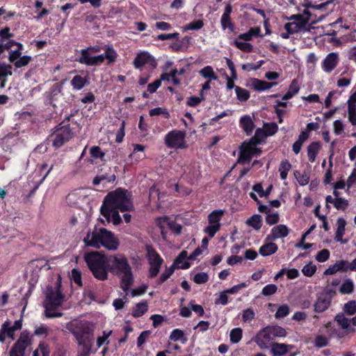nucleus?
<instances>
[{"instance_id": "obj_9", "label": "nucleus", "mask_w": 356, "mask_h": 356, "mask_svg": "<svg viewBox=\"0 0 356 356\" xmlns=\"http://www.w3.org/2000/svg\"><path fill=\"white\" fill-rule=\"evenodd\" d=\"M261 149L257 147L254 143L250 141L243 143L241 146L239 157L237 160L238 163H245L249 162L253 156H257L260 154Z\"/></svg>"}, {"instance_id": "obj_34", "label": "nucleus", "mask_w": 356, "mask_h": 356, "mask_svg": "<svg viewBox=\"0 0 356 356\" xmlns=\"http://www.w3.org/2000/svg\"><path fill=\"white\" fill-rule=\"evenodd\" d=\"M88 82L86 76H82L81 75H75L71 80V85L75 90H81Z\"/></svg>"}, {"instance_id": "obj_17", "label": "nucleus", "mask_w": 356, "mask_h": 356, "mask_svg": "<svg viewBox=\"0 0 356 356\" xmlns=\"http://www.w3.org/2000/svg\"><path fill=\"white\" fill-rule=\"evenodd\" d=\"M339 54L335 52L327 55L323 62L322 68L325 72H331L338 65Z\"/></svg>"}, {"instance_id": "obj_62", "label": "nucleus", "mask_w": 356, "mask_h": 356, "mask_svg": "<svg viewBox=\"0 0 356 356\" xmlns=\"http://www.w3.org/2000/svg\"><path fill=\"white\" fill-rule=\"evenodd\" d=\"M330 255V251L327 249H323L317 253L316 255V259L321 263L325 262L328 260Z\"/></svg>"}, {"instance_id": "obj_55", "label": "nucleus", "mask_w": 356, "mask_h": 356, "mask_svg": "<svg viewBox=\"0 0 356 356\" xmlns=\"http://www.w3.org/2000/svg\"><path fill=\"white\" fill-rule=\"evenodd\" d=\"M343 311L348 315H353L356 313V301L351 300L346 303L343 306Z\"/></svg>"}, {"instance_id": "obj_1", "label": "nucleus", "mask_w": 356, "mask_h": 356, "mask_svg": "<svg viewBox=\"0 0 356 356\" xmlns=\"http://www.w3.org/2000/svg\"><path fill=\"white\" fill-rule=\"evenodd\" d=\"M329 2L314 4L309 0H305L302 6L307 9L304 10L302 14L293 15L289 19L291 21L284 25L286 33H282L280 36L284 39L289 38L290 35L310 31L314 29L313 24L322 21L327 15L325 11L326 6Z\"/></svg>"}, {"instance_id": "obj_36", "label": "nucleus", "mask_w": 356, "mask_h": 356, "mask_svg": "<svg viewBox=\"0 0 356 356\" xmlns=\"http://www.w3.org/2000/svg\"><path fill=\"white\" fill-rule=\"evenodd\" d=\"M268 137L265 130L263 128H259L256 130L254 136L249 140L251 143H254L255 145L263 142L266 138Z\"/></svg>"}, {"instance_id": "obj_29", "label": "nucleus", "mask_w": 356, "mask_h": 356, "mask_svg": "<svg viewBox=\"0 0 356 356\" xmlns=\"http://www.w3.org/2000/svg\"><path fill=\"white\" fill-rule=\"evenodd\" d=\"M346 222L342 218H339L337 221V231L335 233V240L338 242H341L342 243H345L346 241H343V236L345 233V227H346Z\"/></svg>"}, {"instance_id": "obj_37", "label": "nucleus", "mask_w": 356, "mask_h": 356, "mask_svg": "<svg viewBox=\"0 0 356 356\" xmlns=\"http://www.w3.org/2000/svg\"><path fill=\"white\" fill-rule=\"evenodd\" d=\"M268 329L274 339L277 337H284L286 335V331L284 328L279 325H268Z\"/></svg>"}, {"instance_id": "obj_22", "label": "nucleus", "mask_w": 356, "mask_h": 356, "mask_svg": "<svg viewBox=\"0 0 356 356\" xmlns=\"http://www.w3.org/2000/svg\"><path fill=\"white\" fill-rule=\"evenodd\" d=\"M147 257L150 264L149 273L152 277H156V250L152 247L147 245Z\"/></svg>"}, {"instance_id": "obj_42", "label": "nucleus", "mask_w": 356, "mask_h": 356, "mask_svg": "<svg viewBox=\"0 0 356 356\" xmlns=\"http://www.w3.org/2000/svg\"><path fill=\"white\" fill-rule=\"evenodd\" d=\"M329 339L324 335L317 334L314 339V345L318 348H323L328 345Z\"/></svg>"}, {"instance_id": "obj_41", "label": "nucleus", "mask_w": 356, "mask_h": 356, "mask_svg": "<svg viewBox=\"0 0 356 356\" xmlns=\"http://www.w3.org/2000/svg\"><path fill=\"white\" fill-rule=\"evenodd\" d=\"M235 92L237 99L240 102H245L250 98V92L246 89L239 86L235 87Z\"/></svg>"}, {"instance_id": "obj_59", "label": "nucleus", "mask_w": 356, "mask_h": 356, "mask_svg": "<svg viewBox=\"0 0 356 356\" xmlns=\"http://www.w3.org/2000/svg\"><path fill=\"white\" fill-rule=\"evenodd\" d=\"M348 120L353 125H356V105L348 106Z\"/></svg>"}, {"instance_id": "obj_15", "label": "nucleus", "mask_w": 356, "mask_h": 356, "mask_svg": "<svg viewBox=\"0 0 356 356\" xmlns=\"http://www.w3.org/2000/svg\"><path fill=\"white\" fill-rule=\"evenodd\" d=\"M289 229L285 225H278L274 226L268 235L266 236V240H276L281 238H284L288 236Z\"/></svg>"}, {"instance_id": "obj_63", "label": "nucleus", "mask_w": 356, "mask_h": 356, "mask_svg": "<svg viewBox=\"0 0 356 356\" xmlns=\"http://www.w3.org/2000/svg\"><path fill=\"white\" fill-rule=\"evenodd\" d=\"M220 23L224 30L226 29H229L231 31L234 30V26L231 22L230 16L222 15Z\"/></svg>"}, {"instance_id": "obj_39", "label": "nucleus", "mask_w": 356, "mask_h": 356, "mask_svg": "<svg viewBox=\"0 0 356 356\" xmlns=\"http://www.w3.org/2000/svg\"><path fill=\"white\" fill-rule=\"evenodd\" d=\"M354 283L352 280L346 279L339 287V292L342 294H350L353 291Z\"/></svg>"}, {"instance_id": "obj_30", "label": "nucleus", "mask_w": 356, "mask_h": 356, "mask_svg": "<svg viewBox=\"0 0 356 356\" xmlns=\"http://www.w3.org/2000/svg\"><path fill=\"white\" fill-rule=\"evenodd\" d=\"M224 214V211L222 209H217L213 211L208 216L209 225H215L220 227V221Z\"/></svg>"}, {"instance_id": "obj_2", "label": "nucleus", "mask_w": 356, "mask_h": 356, "mask_svg": "<svg viewBox=\"0 0 356 356\" xmlns=\"http://www.w3.org/2000/svg\"><path fill=\"white\" fill-rule=\"evenodd\" d=\"M83 259L95 279L99 281L108 280L110 255L100 251H92L85 253Z\"/></svg>"}, {"instance_id": "obj_61", "label": "nucleus", "mask_w": 356, "mask_h": 356, "mask_svg": "<svg viewBox=\"0 0 356 356\" xmlns=\"http://www.w3.org/2000/svg\"><path fill=\"white\" fill-rule=\"evenodd\" d=\"M12 67L10 65L2 63L0 64V81L8 75H12Z\"/></svg>"}, {"instance_id": "obj_44", "label": "nucleus", "mask_w": 356, "mask_h": 356, "mask_svg": "<svg viewBox=\"0 0 356 356\" xmlns=\"http://www.w3.org/2000/svg\"><path fill=\"white\" fill-rule=\"evenodd\" d=\"M243 331L240 327H236L231 330L230 332V341L233 343H238L242 338Z\"/></svg>"}, {"instance_id": "obj_14", "label": "nucleus", "mask_w": 356, "mask_h": 356, "mask_svg": "<svg viewBox=\"0 0 356 356\" xmlns=\"http://www.w3.org/2000/svg\"><path fill=\"white\" fill-rule=\"evenodd\" d=\"M274 339H275L271 335L270 332L266 326L257 332L256 336L254 337L253 341L261 349H267L270 346V343L271 341Z\"/></svg>"}, {"instance_id": "obj_64", "label": "nucleus", "mask_w": 356, "mask_h": 356, "mask_svg": "<svg viewBox=\"0 0 356 356\" xmlns=\"http://www.w3.org/2000/svg\"><path fill=\"white\" fill-rule=\"evenodd\" d=\"M208 280V274L204 272L197 273L193 277V281L198 284L206 283Z\"/></svg>"}, {"instance_id": "obj_18", "label": "nucleus", "mask_w": 356, "mask_h": 356, "mask_svg": "<svg viewBox=\"0 0 356 356\" xmlns=\"http://www.w3.org/2000/svg\"><path fill=\"white\" fill-rule=\"evenodd\" d=\"M278 250V246L273 243V240H264V244L259 248V253L263 257H268L275 254Z\"/></svg>"}, {"instance_id": "obj_23", "label": "nucleus", "mask_w": 356, "mask_h": 356, "mask_svg": "<svg viewBox=\"0 0 356 356\" xmlns=\"http://www.w3.org/2000/svg\"><path fill=\"white\" fill-rule=\"evenodd\" d=\"M187 259H188L187 252L183 250L176 258L173 264L171 266H174V269L175 268L182 269L189 268L191 265L187 261Z\"/></svg>"}, {"instance_id": "obj_26", "label": "nucleus", "mask_w": 356, "mask_h": 356, "mask_svg": "<svg viewBox=\"0 0 356 356\" xmlns=\"http://www.w3.org/2000/svg\"><path fill=\"white\" fill-rule=\"evenodd\" d=\"M330 305V298L327 296H321L314 303V310L316 312H323Z\"/></svg>"}, {"instance_id": "obj_31", "label": "nucleus", "mask_w": 356, "mask_h": 356, "mask_svg": "<svg viewBox=\"0 0 356 356\" xmlns=\"http://www.w3.org/2000/svg\"><path fill=\"white\" fill-rule=\"evenodd\" d=\"M61 92V88L57 84H54L51 86L49 90V95L47 96V102L49 104L53 106H56L55 102L57 101L58 97Z\"/></svg>"}, {"instance_id": "obj_6", "label": "nucleus", "mask_w": 356, "mask_h": 356, "mask_svg": "<svg viewBox=\"0 0 356 356\" xmlns=\"http://www.w3.org/2000/svg\"><path fill=\"white\" fill-rule=\"evenodd\" d=\"M64 295L61 292V282L60 280H58L54 289L52 286H47L44 302L45 316L48 318L63 316V314L62 312H54V310L62 305Z\"/></svg>"}, {"instance_id": "obj_51", "label": "nucleus", "mask_w": 356, "mask_h": 356, "mask_svg": "<svg viewBox=\"0 0 356 356\" xmlns=\"http://www.w3.org/2000/svg\"><path fill=\"white\" fill-rule=\"evenodd\" d=\"M345 124L343 121L337 120L333 122V131L335 135L341 136L344 133Z\"/></svg>"}, {"instance_id": "obj_12", "label": "nucleus", "mask_w": 356, "mask_h": 356, "mask_svg": "<svg viewBox=\"0 0 356 356\" xmlns=\"http://www.w3.org/2000/svg\"><path fill=\"white\" fill-rule=\"evenodd\" d=\"M185 135L179 131H173L168 133L165 136L166 145L172 148H185Z\"/></svg>"}, {"instance_id": "obj_47", "label": "nucleus", "mask_w": 356, "mask_h": 356, "mask_svg": "<svg viewBox=\"0 0 356 356\" xmlns=\"http://www.w3.org/2000/svg\"><path fill=\"white\" fill-rule=\"evenodd\" d=\"M203 26V21L201 19H197L187 24L185 26L183 27V31H186L190 30H199L202 29Z\"/></svg>"}, {"instance_id": "obj_49", "label": "nucleus", "mask_w": 356, "mask_h": 356, "mask_svg": "<svg viewBox=\"0 0 356 356\" xmlns=\"http://www.w3.org/2000/svg\"><path fill=\"white\" fill-rule=\"evenodd\" d=\"M234 44L241 51L245 52H250L252 51V45L245 41H241V40L236 39L234 41Z\"/></svg>"}, {"instance_id": "obj_46", "label": "nucleus", "mask_w": 356, "mask_h": 356, "mask_svg": "<svg viewBox=\"0 0 356 356\" xmlns=\"http://www.w3.org/2000/svg\"><path fill=\"white\" fill-rule=\"evenodd\" d=\"M71 280L79 287L83 286L82 274L80 270L73 268L71 271Z\"/></svg>"}, {"instance_id": "obj_50", "label": "nucleus", "mask_w": 356, "mask_h": 356, "mask_svg": "<svg viewBox=\"0 0 356 356\" xmlns=\"http://www.w3.org/2000/svg\"><path fill=\"white\" fill-rule=\"evenodd\" d=\"M295 177L300 186H305L309 183V176L307 173H300L298 171L294 172Z\"/></svg>"}, {"instance_id": "obj_27", "label": "nucleus", "mask_w": 356, "mask_h": 356, "mask_svg": "<svg viewBox=\"0 0 356 356\" xmlns=\"http://www.w3.org/2000/svg\"><path fill=\"white\" fill-rule=\"evenodd\" d=\"M274 83H269L265 81L259 80L258 79H252L250 81L251 87L257 91H264L269 90L272 88Z\"/></svg>"}, {"instance_id": "obj_53", "label": "nucleus", "mask_w": 356, "mask_h": 356, "mask_svg": "<svg viewBox=\"0 0 356 356\" xmlns=\"http://www.w3.org/2000/svg\"><path fill=\"white\" fill-rule=\"evenodd\" d=\"M32 60V58L30 56L24 55L21 56L18 60L14 63V65L16 68H20L25 67Z\"/></svg>"}, {"instance_id": "obj_7", "label": "nucleus", "mask_w": 356, "mask_h": 356, "mask_svg": "<svg viewBox=\"0 0 356 356\" xmlns=\"http://www.w3.org/2000/svg\"><path fill=\"white\" fill-rule=\"evenodd\" d=\"M70 332L79 345L82 346H92L91 337L93 331L88 322L76 325L74 328L70 330Z\"/></svg>"}, {"instance_id": "obj_52", "label": "nucleus", "mask_w": 356, "mask_h": 356, "mask_svg": "<svg viewBox=\"0 0 356 356\" xmlns=\"http://www.w3.org/2000/svg\"><path fill=\"white\" fill-rule=\"evenodd\" d=\"M316 271V265L313 264L312 262L306 264L303 266L302 269V273L305 276L307 277H312L315 274Z\"/></svg>"}, {"instance_id": "obj_33", "label": "nucleus", "mask_w": 356, "mask_h": 356, "mask_svg": "<svg viewBox=\"0 0 356 356\" xmlns=\"http://www.w3.org/2000/svg\"><path fill=\"white\" fill-rule=\"evenodd\" d=\"M199 73L203 78L207 79V80L216 81L218 79V76L214 72L212 67L209 65H207L201 69Z\"/></svg>"}, {"instance_id": "obj_21", "label": "nucleus", "mask_w": 356, "mask_h": 356, "mask_svg": "<svg viewBox=\"0 0 356 356\" xmlns=\"http://www.w3.org/2000/svg\"><path fill=\"white\" fill-rule=\"evenodd\" d=\"M152 61H154V58L147 52H141L137 54L133 65L136 69H139Z\"/></svg>"}, {"instance_id": "obj_43", "label": "nucleus", "mask_w": 356, "mask_h": 356, "mask_svg": "<svg viewBox=\"0 0 356 356\" xmlns=\"http://www.w3.org/2000/svg\"><path fill=\"white\" fill-rule=\"evenodd\" d=\"M147 310V305L146 302L138 303L134 307L132 315L134 317H140L143 316Z\"/></svg>"}, {"instance_id": "obj_28", "label": "nucleus", "mask_w": 356, "mask_h": 356, "mask_svg": "<svg viewBox=\"0 0 356 356\" xmlns=\"http://www.w3.org/2000/svg\"><path fill=\"white\" fill-rule=\"evenodd\" d=\"M321 148V144L319 142H312L307 147L308 159L311 163H314L316 160Z\"/></svg>"}, {"instance_id": "obj_56", "label": "nucleus", "mask_w": 356, "mask_h": 356, "mask_svg": "<svg viewBox=\"0 0 356 356\" xmlns=\"http://www.w3.org/2000/svg\"><path fill=\"white\" fill-rule=\"evenodd\" d=\"M280 216L277 212H269L266 214V222L269 225H275L278 222Z\"/></svg>"}, {"instance_id": "obj_11", "label": "nucleus", "mask_w": 356, "mask_h": 356, "mask_svg": "<svg viewBox=\"0 0 356 356\" xmlns=\"http://www.w3.org/2000/svg\"><path fill=\"white\" fill-rule=\"evenodd\" d=\"M157 225L159 226L164 239L166 238L168 230H171L176 234H179L181 232V226L175 223L173 220L167 216L157 218Z\"/></svg>"}, {"instance_id": "obj_3", "label": "nucleus", "mask_w": 356, "mask_h": 356, "mask_svg": "<svg viewBox=\"0 0 356 356\" xmlns=\"http://www.w3.org/2000/svg\"><path fill=\"white\" fill-rule=\"evenodd\" d=\"M131 194L126 189L118 188L108 193L103 200L102 210L108 216L111 208L119 209L120 211H130L134 209L131 200Z\"/></svg>"}, {"instance_id": "obj_20", "label": "nucleus", "mask_w": 356, "mask_h": 356, "mask_svg": "<svg viewBox=\"0 0 356 356\" xmlns=\"http://www.w3.org/2000/svg\"><path fill=\"white\" fill-rule=\"evenodd\" d=\"M185 72V69L180 70L173 69L170 72H165L161 75V80L168 81L172 82L174 85L178 86L180 83V80L177 78V75H181Z\"/></svg>"}, {"instance_id": "obj_25", "label": "nucleus", "mask_w": 356, "mask_h": 356, "mask_svg": "<svg viewBox=\"0 0 356 356\" xmlns=\"http://www.w3.org/2000/svg\"><path fill=\"white\" fill-rule=\"evenodd\" d=\"M120 277H121L120 287L124 291L127 292L134 282V277L131 270L124 272L122 276Z\"/></svg>"}, {"instance_id": "obj_57", "label": "nucleus", "mask_w": 356, "mask_h": 356, "mask_svg": "<svg viewBox=\"0 0 356 356\" xmlns=\"http://www.w3.org/2000/svg\"><path fill=\"white\" fill-rule=\"evenodd\" d=\"M289 307L287 305H282L277 308L275 316L276 318L285 317L289 314Z\"/></svg>"}, {"instance_id": "obj_19", "label": "nucleus", "mask_w": 356, "mask_h": 356, "mask_svg": "<svg viewBox=\"0 0 356 356\" xmlns=\"http://www.w3.org/2000/svg\"><path fill=\"white\" fill-rule=\"evenodd\" d=\"M110 209L111 211H109V210L108 211V214L107 216L104 213V211L102 210V206H101L100 213L106 218L107 223L112 222L115 225H120L122 222V219L119 214L120 209L114 208H111Z\"/></svg>"}, {"instance_id": "obj_10", "label": "nucleus", "mask_w": 356, "mask_h": 356, "mask_svg": "<svg viewBox=\"0 0 356 356\" xmlns=\"http://www.w3.org/2000/svg\"><path fill=\"white\" fill-rule=\"evenodd\" d=\"M31 343L29 334L24 332L21 333L19 338L12 346L9 355L10 356H24L25 351Z\"/></svg>"}, {"instance_id": "obj_24", "label": "nucleus", "mask_w": 356, "mask_h": 356, "mask_svg": "<svg viewBox=\"0 0 356 356\" xmlns=\"http://www.w3.org/2000/svg\"><path fill=\"white\" fill-rule=\"evenodd\" d=\"M270 347V352L275 356H283L292 348L291 346L279 343H273Z\"/></svg>"}, {"instance_id": "obj_16", "label": "nucleus", "mask_w": 356, "mask_h": 356, "mask_svg": "<svg viewBox=\"0 0 356 356\" xmlns=\"http://www.w3.org/2000/svg\"><path fill=\"white\" fill-rule=\"evenodd\" d=\"M54 165H51L49 168L48 164L44 163L37 165V170L35 171V175L38 174V177H41V179L37 182L33 189L31 191V194L33 193L39 187V186L44 181V180L49 175L50 172L52 170Z\"/></svg>"}, {"instance_id": "obj_45", "label": "nucleus", "mask_w": 356, "mask_h": 356, "mask_svg": "<svg viewBox=\"0 0 356 356\" xmlns=\"http://www.w3.org/2000/svg\"><path fill=\"white\" fill-rule=\"evenodd\" d=\"M105 59H107L108 63L111 64L115 61L118 54L112 47H108L105 49Z\"/></svg>"}, {"instance_id": "obj_5", "label": "nucleus", "mask_w": 356, "mask_h": 356, "mask_svg": "<svg viewBox=\"0 0 356 356\" xmlns=\"http://www.w3.org/2000/svg\"><path fill=\"white\" fill-rule=\"evenodd\" d=\"M83 243L87 247L100 248L102 246L109 250H115L119 246L118 239L114 234L106 228H101L99 231H89L83 238Z\"/></svg>"}, {"instance_id": "obj_8", "label": "nucleus", "mask_w": 356, "mask_h": 356, "mask_svg": "<svg viewBox=\"0 0 356 356\" xmlns=\"http://www.w3.org/2000/svg\"><path fill=\"white\" fill-rule=\"evenodd\" d=\"M109 272L118 277L124 272L131 270L127 259L122 254L110 255Z\"/></svg>"}, {"instance_id": "obj_40", "label": "nucleus", "mask_w": 356, "mask_h": 356, "mask_svg": "<svg viewBox=\"0 0 356 356\" xmlns=\"http://www.w3.org/2000/svg\"><path fill=\"white\" fill-rule=\"evenodd\" d=\"M291 168V164L287 161H282L280 165L279 172L280 178L282 180H285L287 177L288 172Z\"/></svg>"}, {"instance_id": "obj_54", "label": "nucleus", "mask_w": 356, "mask_h": 356, "mask_svg": "<svg viewBox=\"0 0 356 356\" xmlns=\"http://www.w3.org/2000/svg\"><path fill=\"white\" fill-rule=\"evenodd\" d=\"M263 129L265 130V132L268 136H271L277 131L278 127L274 122L266 123L264 124Z\"/></svg>"}, {"instance_id": "obj_38", "label": "nucleus", "mask_w": 356, "mask_h": 356, "mask_svg": "<svg viewBox=\"0 0 356 356\" xmlns=\"http://www.w3.org/2000/svg\"><path fill=\"white\" fill-rule=\"evenodd\" d=\"M92 57L90 56L88 49H84L81 51V56L76 60L79 63L92 66Z\"/></svg>"}, {"instance_id": "obj_4", "label": "nucleus", "mask_w": 356, "mask_h": 356, "mask_svg": "<svg viewBox=\"0 0 356 356\" xmlns=\"http://www.w3.org/2000/svg\"><path fill=\"white\" fill-rule=\"evenodd\" d=\"M74 115V113H72L66 116L63 122L55 127V130L50 136L54 147H62L74 136L77 131L81 129L80 124L73 122Z\"/></svg>"}, {"instance_id": "obj_35", "label": "nucleus", "mask_w": 356, "mask_h": 356, "mask_svg": "<svg viewBox=\"0 0 356 356\" xmlns=\"http://www.w3.org/2000/svg\"><path fill=\"white\" fill-rule=\"evenodd\" d=\"M246 224L255 230H259L262 226L261 217L258 214H254L246 220Z\"/></svg>"}, {"instance_id": "obj_32", "label": "nucleus", "mask_w": 356, "mask_h": 356, "mask_svg": "<svg viewBox=\"0 0 356 356\" xmlns=\"http://www.w3.org/2000/svg\"><path fill=\"white\" fill-rule=\"evenodd\" d=\"M240 125L248 135L250 134L252 132L254 128V123L250 116H242L240 119Z\"/></svg>"}, {"instance_id": "obj_58", "label": "nucleus", "mask_w": 356, "mask_h": 356, "mask_svg": "<svg viewBox=\"0 0 356 356\" xmlns=\"http://www.w3.org/2000/svg\"><path fill=\"white\" fill-rule=\"evenodd\" d=\"M1 330L3 331L7 337L14 339L15 330L12 327L9 326V322H4L1 325Z\"/></svg>"}, {"instance_id": "obj_48", "label": "nucleus", "mask_w": 356, "mask_h": 356, "mask_svg": "<svg viewBox=\"0 0 356 356\" xmlns=\"http://www.w3.org/2000/svg\"><path fill=\"white\" fill-rule=\"evenodd\" d=\"M90 154L94 159H100L102 161H104L105 153L99 146H92L90 149Z\"/></svg>"}, {"instance_id": "obj_13", "label": "nucleus", "mask_w": 356, "mask_h": 356, "mask_svg": "<svg viewBox=\"0 0 356 356\" xmlns=\"http://www.w3.org/2000/svg\"><path fill=\"white\" fill-rule=\"evenodd\" d=\"M334 321L342 329L341 332L337 334V337L342 338L350 333H355V329L350 325V320L346 318L343 314L339 313L336 315Z\"/></svg>"}, {"instance_id": "obj_60", "label": "nucleus", "mask_w": 356, "mask_h": 356, "mask_svg": "<svg viewBox=\"0 0 356 356\" xmlns=\"http://www.w3.org/2000/svg\"><path fill=\"white\" fill-rule=\"evenodd\" d=\"M277 291V286L275 284H270L266 285L261 291V294L268 296L275 294Z\"/></svg>"}]
</instances>
